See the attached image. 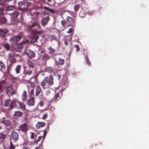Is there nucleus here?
<instances>
[{
    "label": "nucleus",
    "mask_w": 149,
    "mask_h": 149,
    "mask_svg": "<svg viewBox=\"0 0 149 149\" xmlns=\"http://www.w3.org/2000/svg\"><path fill=\"white\" fill-rule=\"evenodd\" d=\"M23 113L20 111H15L13 115V118L15 119H18L22 115Z\"/></svg>",
    "instance_id": "nucleus-12"
},
{
    "label": "nucleus",
    "mask_w": 149,
    "mask_h": 149,
    "mask_svg": "<svg viewBox=\"0 0 149 149\" xmlns=\"http://www.w3.org/2000/svg\"><path fill=\"white\" fill-rule=\"evenodd\" d=\"M47 117V113H46V114H44L42 117V118L43 119H45Z\"/></svg>",
    "instance_id": "nucleus-55"
},
{
    "label": "nucleus",
    "mask_w": 149,
    "mask_h": 149,
    "mask_svg": "<svg viewBox=\"0 0 149 149\" xmlns=\"http://www.w3.org/2000/svg\"><path fill=\"white\" fill-rule=\"evenodd\" d=\"M50 93V90L48 89L45 92V95H49Z\"/></svg>",
    "instance_id": "nucleus-49"
},
{
    "label": "nucleus",
    "mask_w": 149,
    "mask_h": 149,
    "mask_svg": "<svg viewBox=\"0 0 149 149\" xmlns=\"http://www.w3.org/2000/svg\"><path fill=\"white\" fill-rule=\"evenodd\" d=\"M23 48V47L22 45H19L16 47L15 50L17 52H21Z\"/></svg>",
    "instance_id": "nucleus-20"
},
{
    "label": "nucleus",
    "mask_w": 149,
    "mask_h": 149,
    "mask_svg": "<svg viewBox=\"0 0 149 149\" xmlns=\"http://www.w3.org/2000/svg\"><path fill=\"white\" fill-rule=\"evenodd\" d=\"M64 44L66 45H68V41L66 39L65 40H64Z\"/></svg>",
    "instance_id": "nucleus-60"
},
{
    "label": "nucleus",
    "mask_w": 149,
    "mask_h": 149,
    "mask_svg": "<svg viewBox=\"0 0 149 149\" xmlns=\"http://www.w3.org/2000/svg\"><path fill=\"white\" fill-rule=\"evenodd\" d=\"M48 50H49V53L50 54H53L54 53L55 51V49L51 47L48 48Z\"/></svg>",
    "instance_id": "nucleus-34"
},
{
    "label": "nucleus",
    "mask_w": 149,
    "mask_h": 149,
    "mask_svg": "<svg viewBox=\"0 0 149 149\" xmlns=\"http://www.w3.org/2000/svg\"><path fill=\"white\" fill-rule=\"evenodd\" d=\"M28 57L31 58H34L35 56V53L33 51L29 50L27 53Z\"/></svg>",
    "instance_id": "nucleus-16"
},
{
    "label": "nucleus",
    "mask_w": 149,
    "mask_h": 149,
    "mask_svg": "<svg viewBox=\"0 0 149 149\" xmlns=\"http://www.w3.org/2000/svg\"><path fill=\"white\" fill-rule=\"evenodd\" d=\"M65 61L64 59L59 58L58 61V64L59 65H63L64 64Z\"/></svg>",
    "instance_id": "nucleus-31"
},
{
    "label": "nucleus",
    "mask_w": 149,
    "mask_h": 149,
    "mask_svg": "<svg viewBox=\"0 0 149 149\" xmlns=\"http://www.w3.org/2000/svg\"><path fill=\"white\" fill-rule=\"evenodd\" d=\"M86 62L88 65H90L91 64V63L89 60V59L87 58L86 59Z\"/></svg>",
    "instance_id": "nucleus-51"
},
{
    "label": "nucleus",
    "mask_w": 149,
    "mask_h": 149,
    "mask_svg": "<svg viewBox=\"0 0 149 149\" xmlns=\"http://www.w3.org/2000/svg\"><path fill=\"white\" fill-rule=\"evenodd\" d=\"M32 73V71L30 69L25 70L23 72V74H24L25 75H30Z\"/></svg>",
    "instance_id": "nucleus-26"
},
{
    "label": "nucleus",
    "mask_w": 149,
    "mask_h": 149,
    "mask_svg": "<svg viewBox=\"0 0 149 149\" xmlns=\"http://www.w3.org/2000/svg\"><path fill=\"white\" fill-rule=\"evenodd\" d=\"M27 125L26 123H24L21 125L19 126V129L21 131L25 132L27 130Z\"/></svg>",
    "instance_id": "nucleus-15"
},
{
    "label": "nucleus",
    "mask_w": 149,
    "mask_h": 149,
    "mask_svg": "<svg viewBox=\"0 0 149 149\" xmlns=\"http://www.w3.org/2000/svg\"><path fill=\"white\" fill-rule=\"evenodd\" d=\"M19 9L21 11L26 12L27 11V8L26 6V3L24 0L18 2Z\"/></svg>",
    "instance_id": "nucleus-2"
},
{
    "label": "nucleus",
    "mask_w": 149,
    "mask_h": 149,
    "mask_svg": "<svg viewBox=\"0 0 149 149\" xmlns=\"http://www.w3.org/2000/svg\"><path fill=\"white\" fill-rule=\"evenodd\" d=\"M6 137V135L3 133H0V143L3 142Z\"/></svg>",
    "instance_id": "nucleus-25"
},
{
    "label": "nucleus",
    "mask_w": 149,
    "mask_h": 149,
    "mask_svg": "<svg viewBox=\"0 0 149 149\" xmlns=\"http://www.w3.org/2000/svg\"><path fill=\"white\" fill-rule=\"evenodd\" d=\"M35 98L33 97H31L28 100L27 105L29 107L33 106L35 104Z\"/></svg>",
    "instance_id": "nucleus-11"
},
{
    "label": "nucleus",
    "mask_w": 149,
    "mask_h": 149,
    "mask_svg": "<svg viewBox=\"0 0 149 149\" xmlns=\"http://www.w3.org/2000/svg\"><path fill=\"white\" fill-rule=\"evenodd\" d=\"M0 20L1 22V24L5 23L7 21V19L6 18L4 17H0Z\"/></svg>",
    "instance_id": "nucleus-35"
},
{
    "label": "nucleus",
    "mask_w": 149,
    "mask_h": 149,
    "mask_svg": "<svg viewBox=\"0 0 149 149\" xmlns=\"http://www.w3.org/2000/svg\"><path fill=\"white\" fill-rule=\"evenodd\" d=\"M1 123L3 124L6 127L9 126L11 124V122L9 120H2Z\"/></svg>",
    "instance_id": "nucleus-17"
},
{
    "label": "nucleus",
    "mask_w": 149,
    "mask_h": 149,
    "mask_svg": "<svg viewBox=\"0 0 149 149\" xmlns=\"http://www.w3.org/2000/svg\"><path fill=\"white\" fill-rule=\"evenodd\" d=\"M14 63H10L7 66H9V67H11L12 65V64H14Z\"/></svg>",
    "instance_id": "nucleus-64"
},
{
    "label": "nucleus",
    "mask_w": 149,
    "mask_h": 149,
    "mask_svg": "<svg viewBox=\"0 0 149 149\" xmlns=\"http://www.w3.org/2000/svg\"><path fill=\"white\" fill-rule=\"evenodd\" d=\"M21 69V66L20 65H17L16 67L15 68V70L16 72V73L17 74L19 73L20 72V71Z\"/></svg>",
    "instance_id": "nucleus-24"
},
{
    "label": "nucleus",
    "mask_w": 149,
    "mask_h": 149,
    "mask_svg": "<svg viewBox=\"0 0 149 149\" xmlns=\"http://www.w3.org/2000/svg\"><path fill=\"white\" fill-rule=\"evenodd\" d=\"M74 47L75 48H76V50L77 52H78L79 50L80 49H79V48L78 45H74Z\"/></svg>",
    "instance_id": "nucleus-48"
},
{
    "label": "nucleus",
    "mask_w": 149,
    "mask_h": 149,
    "mask_svg": "<svg viewBox=\"0 0 149 149\" xmlns=\"http://www.w3.org/2000/svg\"><path fill=\"white\" fill-rule=\"evenodd\" d=\"M85 13L83 11H81L79 14V16H80V17H81V18H83L85 17Z\"/></svg>",
    "instance_id": "nucleus-41"
},
{
    "label": "nucleus",
    "mask_w": 149,
    "mask_h": 149,
    "mask_svg": "<svg viewBox=\"0 0 149 149\" xmlns=\"http://www.w3.org/2000/svg\"><path fill=\"white\" fill-rule=\"evenodd\" d=\"M72 31V29L70 28L69 29L68 31H67V33H70Z\"/></svg>",
    "instance_id": "nucleus-57"
},
{
    "label": "nucleus",
    "mask_w": 149,
    "mask_h": 149,
    "mask_svg": "<svg viewBox=\"0 0 149 149\" xmlns=\"http://www.w3.org/2000/svg\"><path fill=\"white\" fill-rule=\"evenodd\" d=\"M0 65L1 66L0 70H3L6 68V66L5 64L1 61H0Z\"/></svg>",
    "instance_id": "nucleus-33"
},
{
    "label": "nucleus",
    "mask_w": 149,
    "mask_h": 149,
    "mask_svg": "<svg viewBox=\"0 0 149 149\" xmlns=\"http://www.w3.org/2000/svg\"><path fill=\"white\" fill-rule=\"evenodd\" d=\"M41 14V13L39 12H37L36 13V15L37 16H38Z\"/></svg>",
    "instance_id": "nucleus-61"
},
{
    "label": "nucleus",
    "mask_w": 149,
    "mask_h": 149,
    "mask_svg": "<svg viewBox=\"0 0 149 149\" xmlns=\"http://www.w3.org/2000/svg\"><path fill=\"white\" fill-rule=\"evenodd\" d=\"M61 23L63 26L65 27L66 26V22L65 20H63L61 22Z\"/></svg>",
    "instance_id": "nucleus-45"
},
{
    "label": "nucleus",
    "mask_w": 149,
    "mask_h": 149,
    "mask_svg": "<svg viewBox=\"0 0 149 149\" xmlns=\"http://www.w3.org/2000/svg\"><path fill=\"white\" fill-rule=\"evenodd\" d=\"M39 104L41 107H42L44 104L43 102V101L40 102H39Z\"/></svg>",
    "instance_id": "nucleus-56"
},
{
    "label": "nucleus",
    "mask_w": 149,
    "mask_h": 149,
    "mask_svg": "<svg viewBox=\"0 0 149 149\" xmlns=\"http://www.w3.org/2000/svg\"><path fill=\"white\" fill-rule=\"evenodd\" d=\"M22 100L23 101L26 100L27 99V93L26 91H24L21 96Z\"/></svg>",
    "instance_id": "nucleus-21"
},
{
    "label": "nucleus",
    "mask_w": 149,
    "mask_h": 149,
    "mask_svg": "<svg viewBox=\"0 0 149 149\" xmlns=\"http://www.w3.org/2000/svg\"><path fill=\"white\" fill-rule=\"evenodd\" d=\"M6 92L8 95H13L15 93V91L14 90L12 85H10L6 88Z\"/></svg>",
    "instance_id": "nucleus-5"
},
{
    "label": "nucleus",
    "mask_w": 149,
    "mask_h": 149,
    "mask_svg": "<svg viewBox=\"0 0 149 149\" xmlns=\"http://www.w3.org/2000/svg\"><path fill=\"white\" fill-rule=\"evenodd\" d=\"M30 138L32 139H34L35 137V139L37 136V135L33 132H30Z\"/></svg>",
    "instance_id": "nucleus-37"
},
{
    "label": "nucleus",
    "mask_w": 149,
    "mask_h": 149,
    "mask_svg": "<svg viewBox=\"0 0 149 149\" xmlns=\"http://www.w3.org/2000/svg\"><path fill=\"white\" fill-rule=\"evenodd\" d=\"M41 89L40 87L39 86H38L36 88V91L35 95L36 96H37L41 92Z\"/></svg>",
    "instance_id": "nucleus-23"
},
{
    "label": "nucleus",
    "mask_w": 149,
    "mask_h": 149,
    "mask_svg": "<svg viewBox=\"0 0 149 149\" xmlns=\"http://www.w3.org/2000/svg\"><path fill=\"white\" fill-rule=\"evenodd\" d=\"M49 130V127H48V128H47L45 130H44V134H43V135H46V133H47V130Z\"/></svg>",
    "instance_id": "nucleus-54"
},
{
    "label": "nucleus",
    "mask_w": 149,
    "mask_h": 149,
    "mask_svg": "<svg viewBox=\"0 0 149 149\" xmlns=\"http://www.w3.org/2000/svg\"><path fill=\"white\" fill-rule=\"evenodd\" d=\"M8 32L7 30L0 29V37L4 38L6 36Z\"/></svg>",
    "instance_id": "nucleus-14"
},
{
    "label": "nucleus",
    "mask_w": 149,
    "mask_h": 149,
    "mask_svg": "<svg viewBox=\"0 0 149 149\" xmlns=\"http://www.w3.org/2000/svg\"><path fill=\"white\" fill-rule=\"evenodd\" d=\"M45 70L49 72H51L53 71V70L52 68L50 67H48L45 68Z\"/></svg>",
    "instance_id": "nucleus-36"
},
{
    "label": "nucleus",
    "mask_w": 149,
    "mask_h": 149,
    "mask_svg": "<svg viewBox=\"0 0 149 149\" xmlns=\"http://www.w3.org/2000/svg\"><path fill=\"white\" fill-rule=\"evenodd\" d=\"M11 69V68L10 67L7 66V70L6 71L9 72V71Z\"/></svg>",
    "instance_id": "nucleus-52"
},
{
    "label": "nucleus",
    "mask_w": 149,
    "mask_h": 149,
    "mask_svg": "<svg viewBox=\"0 0 149 149\" xmlns=\"http://www.w3.org/2000/svg\"><path fill=\"white\" fill-rule=\"evenodd\" d=\"M80 7V6L78 4H76L74 7V9L76 11H77Z\"/></svg>",
    "instance_id": "nucleus-42"
},
{
    "label": "nucleus",
    "mask_w": 149,
    "mask_h": 149,
    "mask_svg": "<svg viewBox=\"0 0 149 149\" xmlns=\"http://www.w3.org/2000/svg\"><path fill=\"white\" fill-rule=\"evenodd\" d=\"M44 8L45 10L49 11V10H49L50 8H49L48 7H46V6H44Z\"/></svg>",
    "instance_id": "nucleus-59"
},
{
    "label": "nucleus",
    "mask_w": 149,
    "mask_h": 149,
    "mask_svg": "<svg viewBox=\"0 0 149 149\" xmlns=\"http://www.w3.org/2000/svg\"><path fill=\"white\" fill-rule=\"evenodd\" d=\"M62 95V92L61 91L56 93V94L53 98V100L56 101L59 100Z\"/></svg>",
    "instance_id": "nucleus-10"
},
{
    "label": "nucleus",
    "mask_w": 149,
    "mask_h": 149,
    "mask_svg": "<svg viewBox=\"0 0 149 149\" xmlns=\"http://www.w3.org/2000/svg\"><path fill=\"white\" fill-rule=\"evenodd\" d=\"M49 10H49V11L52 13H54V10L53 9H50Z\"/></svg>",
    "instance_id": "nucleus-62"
},
{
    "label": "nucleus",
    "mask_w": 149,
    "mask_h": 149,
    "mask_svg": "<svg viewBox=\"0 0 149 149\" xmlns=\"http://www.w3.org/2000/svg\"><path fill=\"white\" fill-rule=\"evenodd\" d=\"M6 1H7V3H8L10 1H13V2H15L14 0H6Z\"/></svg>",
    "instance_id": "nucleus-63"
},
{
    "label": "nucleus",
    "mask_w": 149,
    "mask_h": 149,
    "mask_svg": "<svg viewBox=\"0 0 149 149\" xmlns=\"http://www.w3.org/2000/svg\"><path fill=\"white\" fill-rule=\"evenodd\" d=\"M49 20L50 17L49 16L43 18L41 21L42 25L43 26L46 25Z\"/></svg>",
    "instance_id": "nucleus-9"
},
{
    "label": "nucleus",
    "mask_w": 149,
    "mask_h": 149,
    "mask_svg": "<svg viewBox=\"0 0 149 149\" xmlns=\"http://www.w3.org/2000/svg\"><path fill=\"white\" fill-rule=\"evenodd\" d=\"M21 38L22 37L18 35L14 36L11 38L10 40L13 43H16L19 41Z\"/></svg>",
    "instance_id": "nucleus-7"
},
{
    "label": "nucleus",
    "mask_w": 149,
    "mask_h": 149,
    "mask_svg": "<svg viewBox=\"0 0 149 149\" xmlns=\"http://www.w3.org/2000/svg\"><path fill=\"white\" fill-rule=\"evenodd\" d=\"M49 58L50 57L48 55L45 53H44L40 56V58L41 59L45 62H46L49 59Z\"/></svg>",
    "instance_id": "nucleus-13"
},
{
    "label": "nucleus",
    "mask_w": 149,
    "mask_h": 149,
    "mask_svg": "<svg viewBox=\"0 0 149 149\" xmlns=\"http://www.w3.org/2000/svg\"><path fill=\"white\" fill-rule=\"evenodd\" d=\"M53 78L52 76H50L49 78L47 77L44 78L42 80L41 85L43 88H47L53 83Z\"/></svg>",
    "instance_id": "nucleus-1"
},
{
    "label": "nucleus",
    "mask_w": 149,
    "mask_h": 149,
    "mask_svg": "<svg viewBox=\"0 0 149 149\" xmlns=\"http://www.w3.org/2000/svg\"><path fill=\"white\" fill-rule=\"evenodd\" d=\"M4 105L5 107H9L10 109H12L14 107L13 102L9 99H8L4 101Z\"/></svg>",
    "instance_id": "nucleus-4"
},
{
    "label": "nucleus",
    "mask_w": 149,
    "mask_h": 149,
    "mask_svg": "<svg viewBox=\"0 0 149 149\" xmlns=\"http://www.w3.org/2000/svg\"><path fill=\"white\" fill-rule=\"evenodd\" d=\"M8 58L10 63H15L17 62L16 59L11 53L8 54Z\"/></svg>",
    "instance_id": "nucleus-8"
},
{
    "label": "nucleus",
    "mask_w": 149,
    "mask_h": 149,
    "mask_svg": "<svg viewBox=\"0 0 149 149\" xmlns=\"http://www.w3.org/2000/svg\"><path fill=\"white\" fill-rule=\"evenodd\" d=\"M17 103L20 108L23 110H24L25 109L26 107L25 105L23 102L18 101L17 102Z\"/></svg>",
    "instance_id": "nucleus-22"
},
{
    "label": "nucleus",
    "mask_w": 149,
    "mask_h": 149,
    "mask_svg": "<svg viewBox=\"0 0 149 149\" xmlns=\"http://www.w3.org/2000/svg\"><path fill=\"white\" fill-rule=\"evenodd\" d=\"M66 19L67 21L69 22L73 21L74 23H75L76 22V20L75 19H73L72 17L69 16L67 17Z\"/></svg>",
    "instance_id": "nucleus-32"
},
{
    "label": "nucleus",
    "mask_w": 149,
    "mask_h": 149,
    "mask_svg": "<svg viewBox=\"0 0 149 149\" xmlns=\"http://www.w3.org/2000/svg\"><path fill=\"white\" fill-rule=\"evenodd\" d=\"M31 5V2H28L26 3V6L27 8L30 6Z\"/></svg>",
    "instance_id": "nucleus-50"
},
{
    "label": "nucleus",
    "mask_w": 149,
    "mask_h": 149,
    "mask_svg": "<svg viewBox=\"0 0 149 149\" xmlns=\"http://www.w3.org/2000/svg\"><path fill=\"white\" fill-rule=\"evenodd\" d=\"M27 87H28V91L29 93H30L31 95H33L34 94V88H32L31 89L30 91V92L29 87L28 86H27Z\"/></svg>",
    "instance_id": "nucleus-39"
},
{
    "label": "nucleus",
    "mask_w": 149,
    "mask_h": 149,
    "mask_svg": "<svg viewBox=\"0 0 149 149\" xmlns=\"http://www.w3.org/2000/svg\"><path fill=\"white\" fill-rule=\"evenodd\" d=\"M7 3L6 0H0V5L1 6L4 5Z\"/></svg>",
    "instance_id": "nucleus-40"
},
{
    "label": "nucleus",
    "mask_w": 149,
    "mask_h": 149,
    "mask_svg": "<svg viewBox=\"0 0 149 149\" xmlns=\"http://www.w3.org/2000/svg\"><path fill=\"white\" fill-rule=\"evenodd\" d=\"M39 24H38L36 22H33L31 23L28 26V27L29 29L34 28L37 26V25Z\"/></svg>",
    "instance_id": "nucleus-19"
},
{
    "label": "nucleus",
    "mask_w": 149,
    "mask_h": 149,
    "mask_svg": "<svg viewBox=\"0 0 149 149\" xmlns=\"http://www.w3.org/2000/svg\"><path fill=\"white\" fill-rule=\"evenodd\" d=\"M41 138V136H38L37 139L35 140V143H36L38 142L40 140Z\"/></svg>",
    "instance_id": "nucleus-47"
},
{
    "label": "nucleus",
    "mask_w": 149,
    "mask_h": 149,
    "mask_svg": "<svg viewBox=\"0 0 149 149\" xmlns=\"http://www.w3.org/2000/svg\"><path fill=\"white\" fill-rule=\"evenodd\" d=\"M42 31V27L40 24L37 25L35 28L31 29V33L34 34H40Z\"/></svg>",
    "instance_id": "nucleus-3"
},
{
    "label": "nucleus",
    "mask_w": 149,
    "mask_h": 149,
    "mask_svg": "<svg viewBox=\"0 0 149 149\" xmlns=\"http://www.w3.org/2000/svg\"><path fill=\"white\" fill-rule=\"evenodd\" d=\"M15 146H14L12 142L10 141V146L9 147V149H15Z\"/></svg>",
    "instance_id": "nucleus-44"
},
{
    "label": "nucleus",
    "mask_w": 149,
    "mask_h": 149,
    "mask_svg": "<svg viewBox=\"0 0 149 149\" xmlns=\"http://www.w3.org/2000/svg\"><path fill=\"white\" fill-rule=\"evenodd\" d=\"M15 7L14 6H8L6 7V11H9L15 9Z\"/></svg>",
    "instance_id": "nucleus-29"
},
{
    "label": "nucleus",
    "mask_w": 149,
    "mask_h": 149,
    "mask_svg": "<svg viewBox=\"0 0 149 149\" xmlns=\"http://www.w3.org/2000/svg\"><path fill=\"white\" fill-rule=\"evenodd\" d=\"M6 84V81L5 80H4L0 82V85L3 86Z\"/></svg>",
    "instance_id": "nucleus-43"
},
{
    "label": "nucleus",
    "mask_w": 149,
    "mask_h": 149,
    "mask_svg": "<svg viewBox=\"0 0 149 149\" xmlns=\"http://www.w3.org/2000/svg\"><path fill=\"white\" fill-rule=\"evenodd\" d=\"M4 9L3 8H0V12L1 14H2L3 12Z\"/></svg>",
    "instance_id": "nucleus-53"
},
{
    "label": "nucleus",
    "mask_w": 149,
    "mask_h": 149,
    "mask_svg": "<svg viewBox=\"0 0 149 149\" xmlns=\"http://www.w3.org/2000/svg\"><path fill=\"white\" fill-rule=\"evenodd\" d=\"M4 47L7 50H9L10 49V45L8 44H5L3 45Z\"/></svg>",
    "instance_id": "nucleus-38"
},
{
    "label": "nucleus",
    "mask_w": 149,
    "mask_h": 149,
    "mask_svg": "<svg viewBox=\"0 0 149 149\" xmlns=\"http://www.w3.org/2000/svg\"><path fill=\"white\" fill-rule=\"evenodd\" d=\"M18 138L19 135L18 133L15 131L12 132L10 136V141L12 140L16 142L18 140Z\"/></svg>",
    "instance_id": "nucleus-6"
},
{
    "label": "nucleus",
    "mask_w": 149,
    "mask_h": 149,
    "mask_svg": "<svg viewBox=\"0 0 149 149\" xmlns=\"http://www.w3.org/2000/svg\"><path fill=\"white\" fill-rule=\"evenodd\" d=\"M3 87V86H2L0 85V93L2 92L3 91L2 88Z\"/></svg>",
    "instance_id": "nucleus-58"
},
{
    "label": "nucleus",
    "mask_w": 149,
    "mask_h": 149,
    "mask_svg": "<svg viewBox=\"0 0 149 149\" xmlns=\"http://www.w3.org/2000/svg\"><path fill=\"white\" fill-rule=\"evenodd\" d=\"M19 15V13L17 11H15L12 14L11 16L13 18L16 19Z\"/></svg>",
    "instance_id": "nucleus-28"
},
{
    "label": "nucleus",
    "mask_w": 149,
    "mask_h": 149,
    "mask_svg": "<svg viewBox=\"0 0 149 149\" xmlns=\"http://www.w3.org/2000/svg\"><path fill=\"white\" fill-rule=\"evenodd\" d=\"M45 125V123L44 122H38L36 125V127L38 129H39L41 127H44Z\"/></svg>",
    "instance_id": "nucleus-18"
},
{
    "label": "nucleus",
    "mask_w": 149,
    "mask_h": 149,
    "mask_svg": "<svg viewBox=\"0 0 149 149\" xmlns=\"http://www.w3.org/2000/svg\"><path fill=\"white\" fill-rule=\"evenodd\" d=\"M27 63L28 65L31 68H33L34 67V65L33 62L29 60H28L27 61Z\"/></svg>",
    "instance_id": "nucleus-30"
},
{
    "label": "nucleus",
    "mask_w": 149,
    "mask_h": 149,
    "mask_svg": "<svg viewBox=\"0 0 149 149\" xmlns=\"http://www.w3.org/2000/svg\"><path fill=\"white\" fill-rule=\"evenodd\" d=\"M39 38L38 36H35L32 37L31 39V42L32 43L35 42L38 40Z\"/></svg>",
    "instance_id": "nucleus-27"
},
{
    "label": "nucleus",
    "mask_w": 149,
    "mask_h": 149,
    "mask_svg": "<svg viewBox=\"0 0 149 149\" xmlns=\"http://www.w3.org/2000/svg\"><path fill=\"white\" fill-rule=\"evenodd\" d=\"M29 43V40L27 39H25L22 43V44H27Z\"/></svg>",
    "instance_id": "nucleus-46"
}]
</instances>
